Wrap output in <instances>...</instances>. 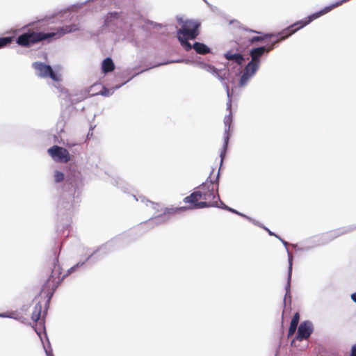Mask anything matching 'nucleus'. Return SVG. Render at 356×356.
Wrapping results in <instances>:
<instances>
[{
	"label": "nucleus",
	"instance_id": "1",
	"mask_svg": "<svg viewBox=\"0 0 356 356\" xmlns=\"http://www.w3.org/2000/svg\"><path fill=\"white\" fill-rule=\"evenodd\" d=\"M218 175L216 180L211 179V175L207 180L196 188L190 195L184 198V202L188 204V209H202L211 207H221L223 203L220 201L218 195Z\"/></svg>",
	"mask_w": 356,
	"mask_h": 356
},
{
	"label": "nucleus",
	"instance_id": "2",
	"mask_svg": "<svg viewBox=\"0 0 356 356\" xmlns=\"http://www.w3.org/2000/svg\"><path fill=\"white\" fill-rule=\"evenodd\" d=\"M350 0H339L328 6L325 7L321 10L316 12L305 19L298 21L295 22L294 24L289 26L286 29H283L282 31L279 32L278 33L275 34V37H273L272 38H275V40H273L270 44H268L266 47H264L265 52L269 53L270 51H273L276 44L279 43L281 41L284 40L296 32H297L300 29L305 27L309 23H311L313 20L320 17L321 16L329 13L332 10H333L335 8H337L340 6H341L343 3H346L349 1Z\"/></svg>",
	"mask_w": 356,
	"mask_h": 356
},
{
	"label": "nucleus",
	"instance_id": "3",
	"mask_svg": "<svg viewBox=\"0 0 356 356\" xmlns=\"http://www.w3.org/2000/svg\"><path fill=\"white\" fill-rule=\"evenodd\" d=\"M78 30L76 25H66L56 29V32L44 33L36 31L33 29H29L26 32L19 35L16 40L18 45L23 47H31L43 40L49 38H59L63 35Z\"/></svg>",
	"mask_w": 356,
	"mask_h": 356
},
{
	"label": "nucleus",
	"instance_id": "4",
	"mask_svg": "<svg viewBox=\"0 0 356 356\" xmlns=\"http://www.w3.org/2000/svg\"><path fill=\"white\" fill-rule=\"evenodd\" d=\"M43 272L48 278L42 287L41 293L50 299L63 280L58 254L54 253L47 259Z\"/></svg>",
	"mask_w": 356,
	"mask_h": 356
},
{
	"label": "nucleus",
	"instance_id": "5",
	"mask_svg": "<svg viewBox=\"0 0 356 356\" xmlns=\"http://www.w3.org/2000/svg\"><path fill=\"white\" fill-rule=\"evenodd\" d=\"M201 24L197 20L186 19L181 22V28L177 31V38L186 51H190L192 45L188 40H195L200 34Z\"/></svg>",
	"mask_w": 356,
	"mask_h": 356
},
{
	"label": "nucleus",
	"instance_id": "6",
	"mask_svg": "<svg viewBox=\"0 0 356 356\" xmlns=\"http://www.w3.org/2000/svg\"><path fill=\"white\" fill-rule=\"evenodd\" d=\"M47 152L56 162L66 163L71 160L68 150L58 145L51 147Z\"/></svg>",
	"mask_w": 356,
	"mask_h": 356
},
{
	"label": "nucleus",
	"instance_id": "7",
	"mask_svg": "<svg viewBox=\"0 0 356 356\" xmlns=\"http://www.w3.org/2000/svg\"><path fill=\"white\" fill-rule=\"evenodd\" d=\"M35 70L39 72V76L41 77H50L54 81H59L60 79L54 73L50 65L43 63L35 62L33 65Z\"/></svg>",
	"mask_w": 356,
	"mask_h": 356
},
{
	"label": "nucleus",
	"instance_id": "8",
	"mask_svg": "<svg viewBox=\"0 0 356 356\" xmlns=\"http://www.w3.org/2000/svg\"><path fill=\"white\" fill-rule=\"evenodd\" d=\"M264 47H259L252 49L250 55L251 56V61L248 64V68H252L253 70H257L260 64V57L265 53Z\"/></svg>",
	"mask_w": 356,
	"mask_h": 356
},
{
	"label": "nucleus",
	"instance_id": "9",
	"mask_svg": "<svg viewBox=\"0 0 356 356\" xmlns=\"http://www.w3.org/2000/svg\"><path fill=\"white\" fill-rule=\"evenodd\" d=\"M312 332V324L309 321H304L298 327L296 339L300 341L306 340L309 338Z\"/></svg>",
	"mask_w": 356,
	"mask_h": 356
},
{
	"label": "nucleus",
	"instance_id": "10",
	"mask_svg": "<svg viewBox=\"0 0 356 356\" xmlns=\"http://www.w3.org/2000/svg\"><path fill=\"white\" fill-rule=\"evenodd\" d=\"M231 106H232V104H231V102H229L227 104V108L229 110V113L228 115H226L224 118V124H225V138H224L225 143H224V146H223L224 152L226 151L227 144H228V142L229 140V132L230 131V127H231V125L232 123V111H231Z\"/></svg>",
	"mask_w": 356,
	"mask_h": 356
},
{
	"label": "nucleus",
	"instance_id": "11",
	"mask_svg": "<svg viewBox=\"0 0 356 356\" xmlns=\"http://www.w3.org/2000/svg\"><path fill=\"white\" fill-rule=\"evenodd\" d=\"M257 70H253L252 68H248V65L245 67L244 71L243 74L241 76L240 81H239V86L241 87L244 86L248 81L250 79V78L255 74Z\"/></svg>",
	"mask_w": 356,
	"mask_h": 356
},
{
	"label": "nucleus",
	"instance_id": "12",
	"mask_svg": "<svg viewBox=\"0 0 356 356\" xmlns=\"http://www.w3.org/2000/svg\"><path fill=\"white\" fill-rule=\"evenodd\" d=\"M225 58L228 60H233L238 65H242L245 60L243 56L241 54H234L232 51H227L225 55Z\"/></svg>",
	"mask_w": 356,
	"mask_h": 356
},
{
	"label": "nucleus",
	"instance_id": "13",
	"mask_svg": "<svg viewBox=\"0 0 356 356\" xmlns=\"http://www.w3.org/2000/svg\"><path fill=\"white\" fill-rule=\"evenodd\" d=\"M257 33L261 34V33L255 31L254 30H245L242 33L239 38L238 39V43L241 45H246L249 46V38H251L250 33Z\"/></svg>",
	"mask_w": 356,
	"mask_h": 356
},
{
	"label": "nucleus",
	"instance_id": "14",
	"mask_svg": "<svg viewBox=\"0 0 356 356\" xmlns=\"http://www.w3.org/2000/svg\"><path fill=\"white\" fill-rule=\"evenodd\" d=\"M192 48L199 54L205 55L210 52V49L206 44L198 42H195Z\"/></svg>",
	"mask_w": 356,
	"mask_h": 356
},
{
	"label": "nucleus",
	"instance_id": "15",
	"mask_svg": "<svg viewBox=\"0 0 356 356\" xmlns=\"http://www.w3.org/2000/svg\"><path fill=\"white\" fill-rule=\"evenodd\" d=\"M115 65L111 58H106L103 60L102 70L104 73L111 72L113 71Z\"/></svg>",
	"mask_w": 356,
	"mask_h": 356
},
{
	"label": "nucleus",
	"instance_id": "16",
	"mask_svg": "<svg viewBox=\"0 0 356 356\" xmlns=\"http://www.w3.org/2000/svg\"><path fill=\"white\" fill-rule=\"evenodd\" d=\"M42 306L38 302L37 303L33 308L31 314V319L34 323L38 322L40 319L41 312H42Z\"/></svg>",
	"mask_w": 356,
	"mask_h": 356
},
{
	"label": "nucleus",
	"instance_id": "17",
	"mask_svg": "<svg viewBox=\"0 0 356 356\" xmlns=\"http://www.w3.org/2000/svg\"><path fill=\"white\" fill-rule=\"evenodd\" d=\"M275 33H266L263 36H251V38H249V44L251 45L257 42L264 41L267 38H272L275 37Z\"/></svg>",
	"mask_w": 356,
	"mask_h": 356
},
{
	"label": "nucleus",
	"instance_id": "18",
	"mask_svg": "<svg viewBox=\"0 0 356 356\" xmlns=\"http://www.w3.org/2000/svg\"><path fill=\"white\" fill-rule=\"evenodd\" d=\"M188 209V205L186 207H176V208H165L163 211L164 215H175L176 213H178L179 212L186 211Z\"/></svg>",
	"mask_w": 356,
	"mask_h": 356
},
{
	"label": "nucleus",
	"instance_id": "19",
	"mask_svg": "<svg viewBox=\"0 0 356 356\" xmlns=\"http://www.w3.org/2000/svg\"><path fill=\"white\" fill-rule=\"evenodd\" d=\"M65 175L64 173L56 170L54 173V179L56 183H60L64 180Z\"/></svg>",
	"mask_w": 356,
	"mask_h": 356
},
{
	"label": "nucleus",
	"instance_id": "20",
	"mask_svg": "<svg viewBox=\"0 0 356 356\" xmlns=\"http://www.w3.org/2000/svg\"><path fill=\"white\" fill-rule=\"evenodd\" d=\"M11 37L0 38V48L6 47L7 44L11 43Z\"/></svg>",
	"mask_w": 356,
	"mask_h": 356
},
{
	"label": "nucleus",
	"instance_id": "21",
	"mask_svg": "<svg viewBox=\"0 0 356 356\" xmlns=\"http://www.w3.org/2000/svg\"><path fill=\"white\" fill-rule=\"evenodd\" d=\"M289 275H288V284L289 285V282L291 278L292 273V257L289 256Z\"/></svg>",
	"mask_w": 356,
	"mask_h": 356
},
{
	"label": "nucleus",
	"instance_id": "22",
	"mask_svg": "<svg viewBox=\"0 0 356 356\" xmlns=\"http://www.w3.org/2000/svg\"><path fill=\"white\" fill-rule=\"evenodd\" d=\"M299 321H300V314H299V313L296 312L293 315L291 323L298 325Z\"/></svg>",
	"mask_w": 356,
	"mask_h": 356
},
{
	"label": "nucleus",
	"instance_id": "23",
	"mask_svg": "<svg viewBox=\"0 0 356 356\" xmlns=\"http://www.w3.org/2000/svg\"><path fill=\"white\" fill-rule=\"evenodd\" d=\"M264 229L268 232V234L270 235V236H275V237L278 238L279 239H280L282 243L284 244V245H286L287 243L283 240H282L277 235H276L275 234H274L273 232H272L270 229H268V228L266 227H264Z\"/></svg>",
	"mask_w": 356,
	"mask_h": 356
},
{
	"label": "nucleus",
	"instance_id": "24",
	"mask_svg": "<svg viewBox=\"0 0 356 356\" xmlns=\"http://www.w3.org/2000/svg\"><path fill=\"white\" fill-rule=\"evenodd\" d=\"M99 94L103 96H108L110 95V90L108 88L104 87L100 91Z\"/></svg>",
	"mask_w": 356,
	"mask_h": 356
},
{
	"label": "nucleus",
	"instance_id": "25",
	"mask_svg": "<svg viewBox=\"0 0 356 356\" xmlns=\"http://www.w3.org/2000/svg\"><path fill=\"white\" fill-rule=\"evenodd\" d=\"M222 208H224L225 209H227V210H228V211H231V212H232V213H234L239 214V213H238V211H236V210H234V209H232V208L228 207H227V206H226V205H224V207H223Z\"/></svg>",
	"mask_w": 356,
	"mask_h": 356
},
{
	"label": "nucleus",
	"instance_id": "26",
	"mask_svg": "<svg viewBox=\"0 0 356 356\" xmlns=\"http://www.w3.org/2000/svg\"><path fill=\"white\" fill-rule=\"evenodd\" d=\"M296 330L289 327L288 332V338L291 337L295 333Z\"/></svg>",
	"mask_w": 356,
	"mask_h": 356
},
{
	"label": "nucleus",
	"instance_id": "27",
	"mask_svg": "<svg viewBox=\"0 0 356 356\" xmlns=\"http://www.w3.org/2000/svg\"><path fill=\"white\" fill-rule=\"evenodd\" d=\"M350 356H356V344L352 347Z\"/></svg>",
	"mask_w": 356,
	"mask_h": 356
},
{
	"label": "nucleus",
	"instance_id": "28",
	"mask_svg": "<svg viewBox=\"0 0 356 356\" xmlns=\"http://www.w3.org/2000/svg\"><path fill=\"white\" fill-rule=\"evenodd\" d=\"M45 352H46L47 356H54V354H53L51 350H45Z\"/></svg>",
	"mask_w": 356,
	"mask_h": 356
},
{
	"label": "nucleus",
	"instance_id": "29",
	"mask_svg": "<svg viewBox=\"0 0 356 356\" xmlns=\"http://www.w3.org/2000/svg\"><path fill=\"white\" fill-rule=\"evenodd\" d=\"M351 298L355 302H356V292L351 295Z\"/></svg>",
	"mask_w": 356,
	"mask_h": 356
},
{
	"label": "nucleus",
	"instance_id": "30",
	"mask_svg": "<svg viewBox=\"0 0 356 356\" xmlns=\"http://www.w3.org/2000/svg\"><path fill=\"white\" fill-rule=\"evenodd\" d=\"M297 326H298V325H296V324H294V323H290V327H292V328H293L295 330L297 329Z\"/></svg>",
	"mask_w": 356,
	"mask_h": 356
},
{
	"label": "nucleus",
	"instance_id": "31",
	"mask_svg": "<svg viewBox=\"0 0 356 356\" xmlns=\"http://www.w3.org/2000/svg\"><path fill=\"white\" fill-rule=\"evenodd\" d=\"M150 203H151L152 207L154 208H156V207L160 206L159 204H158V203H154V202H152Z\"/></svg>",
	"mask_w": 356,
	"mask_h": 356
},
{
	"label": "nucleus",
	"instance_id": "32",
	"mask_svg": "<svg viewBox=\"0 0 356 356\" xmlns=\"http://www.w3.org/2000/svg\"><path fill=\"white\" fill-rule=\"evenodd\" d=\"M111 15H113L116 16V15H118V13H111Z\"/></svg>",
	"mask_w": 356,
	"mask_h": 356
},
{
	"label": "nucleus",
	"instance_id": "33",
	"mask_svg": "<svg viewBox=\"0 0 356 356\" xmlns=\"http://www.w3.org/2000/svg\"><path fill=\"white\" fill-rule=\"evenodd\" d=\"M227 95H228V96L229 95V89H227Z\"/></svg>",
	"mask_w": 356,
	"mask_h": 356
},
{
	"label": "nucleus",
	"instance_id": "34",
	"mask_svg": "<svg viewBox=\"0 0 356 356\" xmlns=\"http://www.w3.org/2000/svg\"><path fill=\"white\" fill-rule=\"evenodd\" d=\"M220 156H221L222 158L223 157V156H222V152H221V154H220Z\"/></svg>",
	"mask_w": 356,
	"mask_h": 356
}]
</instances>
